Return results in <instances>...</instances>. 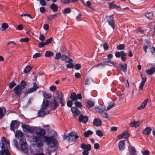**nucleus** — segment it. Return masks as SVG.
I'll use <instances>...</instances> for the list:
<instances>
[{
	"label": "nucleus",
	"mask_w": 155,
	"mask_h": 155,
	"mask_svg": "<svg viewBox=\"0 0 155 155\" xmlns=\"http://www.w3.org/2000/svg\"><path fill=\"white\" fill-rule=\"evenodd\" d=\"M36 133L38 137L44 140L42 141L45 142L47 144L49 147H53L57 145L58 141L56 139H54L52 137H47L45 135L46 132L44 129L38 128L36 131Z\"/></svg>",
	"instance_id": "nucleus-1"
},
{
	"label": "nucleus",
	"mask_w": 155,
	"mask_h": 155,
	"mask_svg": "<svg viewBox=\"0 0 155 155\" xmlns=\"http://www.w3.org/2000/svg\"><path fill=\"white\" fill-rule=\"evenodd\" d=\"M19 143L20 146V150L22 151H25L27 154H28L30 151L31 153H32L33 149H27V143L26 140L24 138L19 139Z\"/></svg>",
	"instance_id": "nucleus-2"
},
{
	"label": "nucleus",
	"mask_w": 155,
	"mask_h": 155,
	"mask_svg": "<svg viewBox=\"0 0 155 155\" xmlns=\"http://www.w3.org/2000/svg\"><path fill=\"white\" fill-rule=\"evenodd\" d=\"M2 150H0V155H11L8 149L9 142L2 143Z\"/></svg>",
	"instance_id": "nucleus-3"
},
{
	"label": "nucleus",
	"mask_w": 155,
	"mask_h": 155,
	"mask_svg": "<svg viewBox=\"0 0 155 155\" xmlns=\"http://www.w3.org/2000/svg\"><path fill=\"white\" fill-rule=\"evenodd\" d=\"M63 95L61 91H56L53 95L54 99L55 100L59 99L60 103L61 106H64L65 105L64 99L63 98Z\"/></svg>",
	"instance_id": "nucleus-4"
},
{
	"label": "nucleus",
	"mask_w": 155,
	"mask_h": 155,
	"mask_svg": "<svg viewBox=\"0 0 155 155\" xmlns=\"http://www.w3.org/2000/svg\"><path fill=\"white\" fill-rule=\"evenodd\" d=\"M79 137L77 133L74 132L70 133L64 135V138L65 140H68L69 141H74L77 140Z\"/></svg>",
	"instance_id": "nucleus-5"
},
{
	"label": "nucleus",
	"mask_w": 155,
	"mask_h": 155,
	"mask_svg": "<svg viewBox=\"0 0 155 155\" xmlns=\"http://www.w3.org/2000/svg\"><path fill=\"white\" fill-rule=\"evenodd\" d=\"M38 88V86L37 85L36 83L35 82L33 83V87L29 89H28L25 92V95L27 96L28 94L35 91Z\"/></svg>",
	"instance_id": "nucleus-6"
},
{
	"label": "nucleus",
	"mask_w": 155,
	"mask_h": 155,
	"mask_svg": "<svg viewBox=\"0 0 155 155\" xmlns=\"http://www.w3.org/2000/svg\"><path fill=\"white\" fill-rule=\"evenodd\" d=\"M19 126V122L16 120H13L11 121L10 124V129L14 131Z\"/></svg>",
	"instance_id": "nucleus-7"
},
{
	"label": "nucleus",
	"mask_w": 155,
	"mask_h": 155,
	"mask_svg": "<svg viewBox=\"0 0 155 155\" xmlns=\"http://www.w3.org/2000/svg\"><path fill=\"white\" fill-rule=\"evenodd\" d=\"M32 139L35 143V144L38 147H41L43 146V143L39 138L36 136H34Z\"/></svg>",
	"instance_id": "nucleus-8"
},
{
	"label": "nucleus",
	"mask_w": 155,
	"mask_h": 155,
	"mask_svg": "<svg viewBox=\"0 0 155 155\" xmlns=\"http://www.w3.org/2000/svg\"><path fill=\"white\" fill-rule=\"evenodd\" d=\"M114 18L113 15L107 16V21L109 24L111 26L113 29L114 28Z\"/></svg>",
	"instance_id": "nucleus-9"
},
{
	"label": "nucleus",
	"mask_w": 155,
	"mask_h": 155,
	"mask_svg": "<svg viewBox=\"0 0 155 155\" xmlns=\"http://www.w3.org/2000/svg\"><path fill=\"white\" fill-rule=\"evenodd\" d=\"M23 89L21 88L19 85H17L14 89L15 94L17 96L20 95L23 93L22 90Z\"/></svg>",
	"instance_id": "nucleus-10"
},
{
	"label": "nucleus",
	"mask_w": 155,
	"mask_h": 155,
	"mask_svg": "<svg viewBox=\"0 0 155 155\" xmlns=\"http://www.w3.org/2000/svg\"><path fill=\"white\" fill-rule=\"evenodd\" d=\"M24 131L26 132H31L32 133L34 132V128L28 125H25L22 126Z\"/></svg>",
	"instance_id": "nucleus-11"
},
{
	"label": "nucleus",
	"mask_w": 155,
	"mask_h": 155,
	"mask_svg": "<svg viewBox=\"0 0 155 155\" xmlns=\"http://www.w3.org/2000/svg\"><path fill=\"white\" fill-rule=\"evenodd\" d=\"M79 120L80 122L85 124L88 121V117L87 116H84L83 114H81L79 117Z\"/></svg>",
	"instance_id": "nucleus-12"
},
{
	"label": "nucleus",
	"mask_w": 155,
	"mask_h": 155,
	"mask_svg": "<svg viewBox=\"0 0 155 155\" xmlns=\"http://www.w3.org/2000/svg\"><path fill=\"white\" fill-rule=\"evenodd\" d=\"M128 148L129 155H137L136 150L135 147L131 146H129Z\"/></svg>",
	"instance_id": "nucleus-13"
},
{
	"label": "nucleus",
	"mask_w": 155,
	"mask_h": 155,
	"mask_svg": "<svg viewBox=\"0 0 155 155\" xmlns=\"http://www.w3.org/2000/svg\"><path fill=\"white\" fill-rule=\"evenodd\" d=\"M129 136L127 130L124 131L121 134L119 135L118 136V138L119 139H121L123 138H127Z\"/></svg>",
	"instance_id": "nucleus-14"
},
{
	"label": "nucleus",
	"mask_w": 155,
	"mask_h": 155,
	"mask_svg": "<svg viewBox=\"0 0 155 155\" xmlns=\"http://www.w3.org/2000/svg\"><path fill=\"white\" fill-rule=\"evenodd\" d=\"M81 147L83 150L88 151H90L91 148V146L90 144H86L84 143L81 144Z\"/></svg>",
	"instance_id": "nucleus-15"
},
{
	"label": "nucleus",
	"mask_w": 155,
	"mask_h": 155,
	"mask_svg": "<svg viewBox=\"0 0 155 155\" xmlns=\"http://www.w3.org/2000/svg\"><path fill=\"white\" fill-rule=\"evenodd\" d=\"M49 105V102L47 100H44L41 106L42 110H46L48 107Z\"/></svg>",
	"instance_id": "nucleus-16"
},
{
	"label": "nucleus",
	"mask_w": 155,
	"mask_h": 155,
	"mask_svg": "<svg viewBox=\"0 0 155 155\" xmlns=\"http://www.w3.org/2000/svg\"><path fill=\"white\" fill-rule=\"evenodd\" d=\"M148 99H146L143 102H142L140 106L137 107V109L138 110H141L144 108L146 106L147 102L148 101Z\"/></svg>",
	"instance_id": "nucleus-17"
},
{
	"label": "nucleus",
	"mask_w": 155,
	"mask_h": 155,
	"mask_svg": "<svg viewBox=\"0 0 155 155\" xmlns=\"http://www.w3.org/2000/svg\"><path fill=\"white\" fill-rule=\"evenodd\" d=\"M6 112V110L5 107H0V119L3 118Z\"/></svg>",
	"instance_id": "nucleus-18"
},
{
	"label": "nucleus",
	"mask_w": 155,
	"mask_h": 155,
	"mask_svg": "<svg viewBox=\"0 0 155 155\" xmlns=\"http://www.w3.org/2000/svg\"><path fill=\"white\" fill-rule=\"evenodd\" d=\"M51 106L52 109H55L58 106L59 104L56 100L54 99L52 102L51 103Z\"/></svg>",
	"instance_id": "nucleus-19"
},
{
	"label": "nucleus",
	"mask_w": 155,
	"mask_h": 155,
	"mask_svg": "<svg viewBox=\"0 0 155 155\" xmlns=\"http://www.w3.org/2000/svg\"><path fill=\"white\" fill-rule=\"evenodd\" d=\"M50 8L54 12H57L58 9V6L55 3L51 4L50 6Z\"/></svg>",
	"instance_id": "nucleus-20"
},
{
	"label": "nucleus",
	"mask_w": 155,
	"mask_h": 155,
	"mask_svg": "<svg viewBox=\"0 0 155 155\" xmlns=\"http://www.w3.org/2000/svg\"><path fill=\"white\" fill-rule=\"evenodd\" d=\"M93 124L96 126H101L102 124L101 121L99 119L96 118L94 120Z\"/></svg>",
	"instance_id": "nucleus-21"
},
{
	"label": "nucleus",
	"mask_w": 155,
	"mask_h": 155,
	"mask_svg": "<svg viewBox=\"0 0 155 155\" xmlns=\"http://www.w3.org/2000/svg\"><path fill=\"white\" fill-rule=\"evenodd\" d=\"M105 109V107L103 105H100L95 108V110L98 112H102Z\"/></svg>",
	"instance_id": "nucleus-22"
},
{
	"label": "nucleus",
	"mask_w": 155,
	"mask_h": 155,
	"mask_svg": "<svg viewBox=\"0 0 155 155\" xmlns=\"http://www.w3.org/2000/svg\"><path fill=\"white\" fill-rule=\"evenodd\" d=\"M146 72L149 75H152L155 72V68L151 67L150 69L146 70Z\"/></svg>",
	"instance_id": "nucleus-23"
},
{
	"label": "nucleus",
	"mask_w": 155,
	"mask_h": 155,
	"mask_svg": "<svg viewBox=\"0 0 155 155\" xmlns=\"http://www.w3.org/2000/svg\"><path fill=\"white\" fill-rule=\"evenodd\" d=\"M118 147L120 150H123L125 148V144L123 140L120 141L118 144Z\"/></svg>",
	"instance_id": "nucleus-24"
},
{
	"label": "nucleus",
	"mask_w": 155,
	"mask_h": 155,
	"mask_svg": "<svg viewBox=\"0 0 155 155\" xmlns=\"http://www.w3.org/2000/svg\"><path fill=\"white\" fill-rule=\"evenodd\" d=\"M72 112L76 115H78L80 114L79 110L76 107H73L71 108Z\"/></svg>",
	"instance_id": "nucleus-25"
},
{
	"label": "nucleus",
	"mask_w": 155,
	"mask_h": 155,
	"mask_svg": "<svg viewBox=\"0 0 155 155\" xmlns=\"http://www.w3.org/2000/svg\"><path fill=\"white\" fill-rule=\"evenodd\" d=\"M44 110H42L41 109L39 110L38 112V115L39 117H43L45 115L48 114V112H46Z\"/></svg>",
	"instance_id": "nucleus-26"
},
{
	"label": "nucleus",
	"mask_w": 155,
	"mask_h": 155,
	"mask_svg": "<svg viewBox=\"0 0 155 155\" xmlns=\"http://www.w3.org/2000/svg\"><path fill=\"white\" fill-rule=\"evenodd\" d=\"M60 15V13H57L53 15H50L47 17V19L48 20L51 21L54 19L58 15Z\"/></svg>",
	"instance_id": "nucleus-27"
},
{
	"label": "nucleus",
	"mask_w": 155,
	"mask_h": 155,
	"mask_svg": "<svg viewBox=\"0 0 155 155\" xmlns=\"http://www.w3.org/2000/svg\"><path fill=\"white\" fill-rule=\"evenodd\" d=\"M15 134L16 137H17L19 139V137H22L24 136L23 133L21 131L17 130L16 131Z\"/></svg>",
	"instance_id": "nucleus-28"
},
{
	"label": "nucleus",
	"mask_w": 155,
	"mask_h": 155,
	"mask_svg": "<svg viewBox=\"0 0 155 155\" xmlns=\"http://www.w3.org/2000/svg\"><path fill=\"white\" fill-rule=\"evenodd\" d=\"M94 101L91 100H88L85 103L86 106L88 108L94 106Z\"/></svg>",
	"instance_id": "nucleus-29"
},
{
	"label": "nucleus",
	"mask_w": 155,
	"mask_h": 155,
	"mask_svg": "<svg viewBox=\"0 0 155 155\" xmlns=\"http://www.w3.org/2000/svg\"><path fill=\"white\" fill-rule=\"evenodd\" d=\"M43 95L45 99H50L52 97L51 94L50 93H47L46 92H43Z\"/></svg>",
	"instance_id": "nucleus-30"
},
{
	"label": "nucleus",
	"mask_w": 155,
	"mask_h": 155,
	"mask_svg": "<svg viewBox=\"0 0 155 155\" xmlns=\"http://www.w3.org/2000/svg\"><path fill=\"white\" fill-rule=\"evenodd\" d=\"M70 98L73 101H76L77 100V97L76 93L74 92L71 93Z\"/></svg>",
	"instance_id": "nucleus-31"
},
{
	"label": "nucleus",
	"mask_w": 155,
	"mask_h": 155,
	"mask_svg": "<svg viewBox=\"0 0 155 155\" xmlns=\"http://www.w3.org/2000/svg\"><path fill=\"white\" fill-rule=\"evenodd\" d=\"M151 130V127H147L143 130V133L145 134L148 135L150 133Z\"/></svg>",
	"instance_id": "nucleus-32"
},
{
	"label": "nucleus",
	"mask_w": 155,
	"mask_h": 155,
	"mask_svg": "<svg viewBox=\"0 0 155 155\" xmlns=\"http://www.w3.org/2000/svg\"><path fill=\"white\" fill-rule=\"evenodd\" d=\"M8 25L6 23H3L0 29L2 31H4L6 30L8 27Z\"/></svg>",
	"instance_id": "nucleus-33"
},
{
	"label": "nucleus",
	"mask_w": 155,
	"mask_h": 155,
	"mask_svg": "<svg viewBox=\"0 0 155 155\" xmlns=\"http://www.w3.org/2000/svg\"><path fill=\"white\" fill-rule=\"evenodd\" d=\"M93 132L92 131L88 130L85 132L84 133V136L85 137H88L90 135H91L93 134Z\"/></svg>",
	"instance_id": "nucleus-34"
},
{
	"label": "nucleus",
	"mask_w": 155,
	"mask_h": 155,
	"mask_svg": "<svg viewBox=\"0 0 155 155\" xmlns=\"http://www.w3.org/2000/svg\"><path fill=\"white\" fill-rule=\"evenodd\" d=\"M109 7L110 8H120V7L115 4L114 2L110 3L109 5Z\"/></svg>",
	"instance_id": "nucleus-35"
},
{
	"label": "nucleus",
	"mask_w": 155,
	"mask_h": 155,
	"mask_svg": "<svg viewBox=\"0 0 155 155\" xmlns=\"http://www.w3.org/2000/svg\"><path fill=\"white\" fill-rule=\"evenodd\" d=\"M140 125L139 121H134L130 124V126L133 127H137Z\"/></svg>",
	"instance_id": "nucleus-36"
},
{
	"label": "nucleus",
	"mask_w": 155,
	"mask_h": 155,
	"mask_svg": "<svg viewBox=\"0 0 155 155\" xmlns=\"http://www.w3.org/2000/svg\"><path fill=\"white\" fill-rule=\"evenodd\" d=\"M120 68L121 70L123 72H125L127 70V64H124V65L122 64H120Z\"/></svg>",
	"instance_id": "nucleus-37"
},
{
	"label": "nucleus",
	"mask_w": 155,
	"mask_h": 155,
	"mask_svg": "<svg viewBox=\"0 0 155 155\" xmlns=\"http://www.w3.org/2000/svg\"><path fill=\"white\" fill-rule=\"evenodd\" d=\"M54 55V53L50 51H47L45 54V56L46 57H50Z\"/></svg>",
	"instance_id": "nucleus-38"
},
{
	"label": "nucleus",
	"mask_w": 155,
	"mask_h": 155,
	"mask_svg": "<svg viewBox=\"0 0 155 155\" xmlns=\"http://www.w3.org/2000/svg\"><path fill=\"white\" fill-rule=\"evenodd\" d=\"M145 15L146 17L149 19H151L153 16V14L152 12H150L147 13Z\"/></svg>",
	"instance_id": "nucleus-39"
},
{
	"label": "nucleus",
	"mask_w": 155,
	"mask_h": 155,
	"mask_svg": "<svg viewBox=\"0 0 155 155\" xmlns=\"http://www.w3.org/2000/svg\"><path fill=\"white\" fill-rule=\"evenodd\" d=\"M115 105V104L114 102H111L109 104L108 107H107L106 110V111L108 110L111 108H112Z\"/></svg>",
	"instance_id": "nucleus-40"
},
{
	"label": "nucleus",
	"mask_w": 155,
	"mask_h": 155,
	"mask_svg": "<svg viewBox=\"0 0 155 155\" xmlns=\"http://www.w3.org/2000/svg\"><path fill=\"white\" fill-rule=\"evenodd\" d=\"M16 84L14 81H13L8 84L9 87L10 88L12 89L16 85Z\"/></svg>",
	"instance_id": "nucleus-41"
},
{
	"label": "nucleus",
	"mask_w": 155,
	"mask_h": 155,
	"mask_svg": "<svg viewBox=\"0 0 155 155\" xmlns=\"http://www.w3.org/2000/svg\"><path fill=\"white\" fill-rule=\"evenodd\" d=\"M123 54H122L121 56H120L121 59L122 61H125L126 60V58L125 57L127 56V54L124 52H123Z\"/></svg>",
	"instance_id": "nucleus-42"
},
{
	"label": "nucleus",
	"mask_w": 155,
	"mask_h": 155,
	"mask_svg": "<svg viewBox=\"0 0 155 155\" xmlns=\"http://www.w3.org/2000/svg\"><path fill=\"white\" fill-rule=\"evenodd\" d=\"M31 69V67L29 65H28L24 69V71L25 73H27L29 72Z\"/></svg>",
	"instance_id": "nucleus-43"
},
{
	"label": "nucleus",
	"mask_w": 155,
	"mask_h": 155,
	"mask_svg": "<svg viewBox=\"0 0 155 155\" xmlns=\"http://www.w3.org/2000/svg\"><path fill=\"white\" fill-rule=\"evenodd\" d=\"M71 12V10L69 8H67L65 9L63 11V14H69Z\"/></svg>",
	"instance_id": "nucleus-44"
},
{
	"label": "nucleus",
	"mask_w": 155,
	"mask_h": 155,
	"mask_svg": "<svg viewBox=\"0 0 155 155\" xmlns=\"http://www.w3.org/2000/svg\"><path fill=\"white\" fill-rule=\"evenodd\" d=\"M125 46L123 44H120L119 45H118L117 47V49L119 50H124L125 49Z\"/></svg>",
	"instance_id": "nucleus-45"
},
{
	"label": "nucleus",
	"mask_w": 155,
	"mask_h": 155,
	"mask_svg": "<svg viewBox=\"0 0 155 155\" xmlns=\"http://www.w3.org/2000/svg\"><path fill=\"white\" fill-rule=\"evenodd\" d=\"M12 44L14 45H16V44L15 43V42L14 41H9L7 43V45L8 46H10V48H14V46H13L12 45H11V44Z\"/></svg>",
	"instance_id": "nucleus-46"
},
{
	"label": "nucleus",
	"mask_w": 155,
	"mask_h": 155,
	"mask_svg": "<svg viewBox=\"0 0 155 155\" xmlns=\"http://www.w3.org/2000/svg\"><path fill=\"white\" fill-rule=\"evenodd\" d=\"M19 85L20 86L21 88L23 89L25 87L26 85V83L25 81H21L20 85Z\"/></svg>",
	"instance_id": "nucleus-47"
},
{
	"label": "nucleus",
	"mask_w": 155,
	"mask_h": 155,
	"mask_svg": "<svg viewBox=\"0 0 155 155\" xmlns=\"http://www.w3.org/2000/svg\"><path fill=\"white\" fill-rule=\"evenodd\" d=\"M124 51H121L120 52H116L115 53V56L117 58H119L121 55L122 54H123V52Z\"/></svg>",
	"instance_id": "nucleus-48"
},
{
	"label": "nucleus",
	"mask_w": 155,
	"mask_h": 155,
	"mask_svg": "<svg viewBox=\"0 0 155 155\" xmlns=\"http://www.w3.org/2000/svg\"><path fill=\"white\" fill-rule=\"evenodd\" d=\"M13 143L14 145L18 149L19 148L18 142L17 140L15 139H14L13 140Z\"/></svg>",
	"instance_id": "nucleus-49"
},
{
	"label": "nucleus",
	"mask_w": 155,
	"mask_h": 155,
	"mask_svg": "<svg viewBox=\"0 0 155 155\" xmlns=\"http://www.w3.org/2000/svg\"><path fill=\"white\" fill-rule=\"evenodd\" d=\"M104 62L106 63H109L112 64L114 66H115L116 65V63L112 61H111L110 60H106L105 59V60L104 61Z\"/></svg>",
	"instance_id": "nucleus-50"
},
{
	"label": "nucleus",
	"mask_w": 155,
	"mask_h": 155,
	"mask_svg": "<svg viewBox=\"0 0 155 155\" xmlns=\"http://www.w3.org/2000/svg\"><path fill=\"white\" fill-rule=\"evenodd\" d=\"M74 104L77 107H80L82 106L81 103L79 101L75 102Z\"/></svg>",
	"instance_id": "nucleus-51"
},
{
	"label": "nucleus",
	"mask_w": 155,
	"mask_h": 155,
	"mask_svg": "<svg viewBox=\"0 0 155 155\" xmlns=\"http://www.w3.org/2000/svg\"><path fill=\"white\" fill-rule=\"evenodd\" d=\"M96 133L97 134L99 137H102L103 136V134L101 131L100 130H98L96 131Z\"/></svg>",
	"instance_id": "nucleus-52"
},
{
	"label": "nucleus",
	"mask_w": 155,
	"mask_h": 155,
	"mask_svg": "<svg viewBox=\"0 0 155 155\" xmlns=\"http://www.w3.org/2000/svg\"><path fill=\"white\" fill-rule=\"evenodd\" d=\"M52 38H50L46 40V41L45 42V44L46 45H47L50 44L52 42Z\"/></svg>",
	"instance_id": "nucleus-53"
},
{
	"label": "nucleus",
	"mask_w": 155,
	"mask_h": 155,
	"mask_svg": "<svg viewBox=\"0 0 155 155\" xmlns=\"http://www.w3.org/2000/svg\"><path fill=\"white\" fill-rule=\"evenodd\" d=\"M41 55V53H36L33 55V58H37L40 57Z\"/></svg>",
	"instance_id": "nucleus-54"
},
{
	"label": "nucleus",
	"mask_w": 155,
	"mask_h": 155,
	"mask_svg": "<svg viewBox=\"0 0 155 155\" xmlns=\"http://www.w3.org/2000/svg\"><path fill=\"white\" fill-rule=\"evenodd\" d=\"M81 68V64H75L74 66V68L76 70H78L80 69Z\"/></svg>",
	"instance_id": "nucleus-55"
},
{
	"label": "nucleus",
	"mask_w": 155,
	"mask_h": 155,
	"mask_svg": "<svg viewBox=\"0 0 155 155\" xmlns=\"http://www.w3.org/2000/svg\"><path fill=\"white\" fill-rule=\"evenodd\" d=\"M29 38H21L20 39V41L21 42H28L29 41Z\"/></svg>",
	"instance_id": "nucleus-56"
},
{
	"label": "nucleus",
	"mask_w": 155,
	"mask_h": 155,
	"mask_svg": "<svg viewBox=\"0 0 155 155\" xmlns=\"http://www.w3.org/2000/svg\"><path fill=\"white\" fill-rule=\"evenodd\" d=\"M101 116L103 117L107 118H108V114L106 113H102L101 114Z\"/></svg>",
	"instance_id": "nucleus-57"
},
{
	"label": "nucleus",
	"mask_w": 155,
	"mask_h": 155,
	"mask_svg": "<svg viewBox=\"0 0 155 155\" xmlns=\"http://www.w3.org/2000/svg\"><path fill=\"white\" fill-rule=\"evenodd\" d=\"M65 61L66 62V63H71V62H72L73 61V60L70 58H69L66 57V58H65Z\"/></svg>",
	"instance_id": "nucleus-58"
},
{
	"label": "nucleus",
	"mask_w": 155,
	"mask_h": 155,
	"mask_svg": "<svg viewBox=\"0 0 155 155\" xmlns=\"http://www.w3.org/2000/svg\"><path fill=\"white\" fill-rule=\"evenodd\" d=\"M109 46L107 43H104L103 45V48L104 50H107L109 49Z\"/></svg>",
	"instance_id": "nucleus-59"
},
{
	"label": "nucleus",
	"mask_w": 155,
	"mask_h": 155,
	"mask_svg": "<svg viewBox=\"0 0 155 155\" xmlns=\"http://www.w3.org/2000/svg\"><path fill=\"white\" fill-rule=\"evenodd\" d=\"M69 63L67 64L66 66V67L67 68H73L74 67V65L72 63Z\"/></svg>",
	"instance_id": "nucleus-60"
},
{
	"label": "nucleus",
	"mask_w": 155,
	"mask_h": 155,
	"mask_svg": "<svg viewBox=\"0 0 155 155\" xmlns=\"http://www.w3.org/2000/svg\"><path fill=\"white\" fill-rule=\"evenodd\" d=\"M40 3L42 6H45L46 5V2L45 0H40Z\"/></svg>",
	"instance_id": "nucleus-61"
},
{
	"label": "nucleus",
	"mask_w": 155,
	"mask_h": 155,
	"mask_svg": "<svg viewBox=\"0 0 155 155\" xmlns=\"http://www.w3.org/2000/svg\"><path fill=\"white\" fill-rule=\"evenodd\" d=\"M61 54L60 52H58L56 54L55 58L56 59H58L61 58Z\"/></svg>",
	"instance_id": "nucleus-62"
},
{
	"label": "nucleus",
	"mask_w": 155,
	"mask_h": 155,
	"mask_svg": "<svg viewBox=\"0 0 155 155\" xmlns=\"http://www.w3.org/2000/svg\"><path fill=\"white\" fill-rule=\"evenodd\" d=\"M72 101H68L67 102V105L69 107H71L72 105Z\"/></svg>",
	"instance_id": "nucleus-63"
},
{
	"label": "nucleus",
	"mask_w": 155,
	"mask_h": 155,
	"mask_svg": "<svg viewBox=\"0 0 155 155\" xmlns=\"http://www.w3.org/2000/svg\"><path fill=\"white\" fill-rule=\"evenodd\" d=\"M142 153L144 155H149L150 154L149 151L148 150H146L145 151H142Z\"/></svg>",
	"instance_id": "nucleus-64"
}]
</instances>
